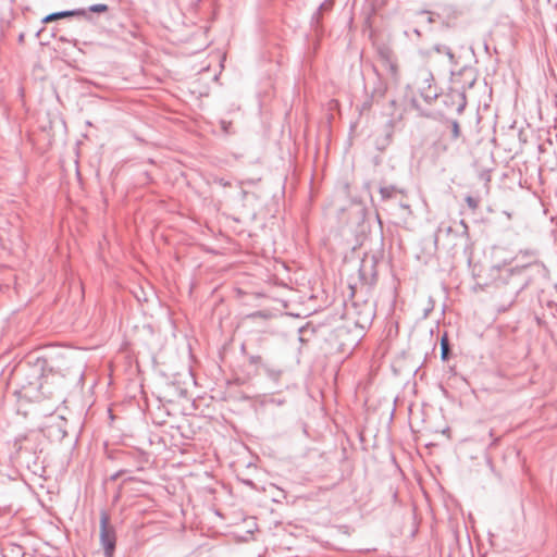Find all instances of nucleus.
Listing matches in <instances>:
<instances>
[{
    "label": "nucleus",
    "instance_id": "1",
    "mask_svg": "<svg viewBox=\"0 0 557 557\" xmlns=\"http://www.w3.org/2000/svg\"><path fill=\"white\" fill-rule=\"evenodd\" d=\"M508 272L513 287L509 301L507 305L498 308L499 312H505L513 305L518 295L530 285L534 276H546L547 270L542 263L535 261L522 265H516L515 268L509 269Z\"/></svg>",
    "mask_w": 557,
    "mask_h": 557
},
{
    "label": "nucleus",
    "instance_id": "2",
    "mask_svg": "<svg viewBox=\"0 0 557 557\" xmlns=\"http://www.w3.org/2000/svg\"><path fill=\"white\" fill-rule=\"evenodd\" d=\"M100 545L104 557H113L116 547L115 527L110 522V517L106 510L100 511Z\"/></svg>",
    "mask_w": 557,
    "mask_h": 557
},
{
    "label": "nucleus",
    "instance_id": "3",
    "mask_svg": "<svg viewBox=\"0 0 557 557\" xmlns=\"http://www.w3.org/2000/svg\"><path fill=\"white\" fill-rule=\"evenodd\" d=\"M459 74L467 75L469 77L460 89H453L448 97L453 102H456V112L461 114L467 106L466 90L473 87L476 78L471 69H463Z\"/></svg>",
    "mask_w": 557,
    "mask_h": 557
},
{
    "label": "nucleus",
    "instance_id": "4",
    "mask_svg": "<svg viewBox=\"0 0 557 557\" xmlns=\"http://www.w3.org/2000/svg\"><path fill=\"white\" fill-rule=\"evenodd\" d=\"M374 318V310L372 305H364V309L358 313V318L355 321L356 326L364 330L367 329Z\"/></svg>",
    "mask_w": 557,
    "mask_h": 557
},
{
    "label": "nucleus",
    "instance_id": "5",
    "mask_svg": "<svg viewBox=\"0 0 557 557\" xmlns=\"http://www.w3.org/2000/svg\"><path fill=\"white\" fill-rule=\"evenodd\" d=\"M79 14H84V12L77 11V9L63 10V11H58V12H53V13L46 15L45 17H42L41 22L44 24H47V23H50V22H53V21H57L60 18H64V17H78Z\"/></svg>",
    "mask_w": 557,
    "mask_h": 557
},
{
    "label": "nucleus",
    "instance_id": "6",
    "mask_svg": "<svg viewBox=\"0 0 557 557\" xmlns=\"http://www.w3.org/2000/svg\"><path fill=\"white\" fill-rule=\"evenodd\" d=\"M394 124L392 120H388L383 128V137L376 139V147L379 150H384L389 145L393 136Z\"/></svg>",
    "mask_w": 557,
    "mask_h": 557
},
{
    "label": "nucleus",
    "instance_id": "7",
    "mask_svg": "<svg viewBox=\"0 0 557 557\" xmlns=\"http://www.w3.org/2000/svg\"><path fill=\"white\" fill-rule=\"evenodd\" d=\"M109 10V7L104 3H96L91 4L88 8H79L77 11L84 12V14H79L78 17H84L85 20L91 21V13H106Z\"/></svg>",
    "mask_w": 557,
    "mask_h": 557
},
{
    "label": "nucleus",
    "instance_id": "8",
    "mask_svg": "<svg viewBox=\"0 0 557 557\" xmlns=\"http://www.w3.org/2000/svg\"><path fill=\"white\" fill-rule=\"evenodd\" d=\"M432 52L444 53L445 55H447V58H448V60H449V62L451 64H455V62H456L455 61V55L451 52L450 48L445 46V45L436 44L431 49L425 50V51H421V53L424 57H431Z\"/></svg>",
    "mask_w": 557,
    "mask_h": 557
},
{
    "label": "nucleus",
    "instance_id": "9",
    "mask_svg": "<svg viewBox=\"0 0 557 557\" xmlns=\"http://www.w3.org/2000/svg\"><path fill=\"white\" fill-rule=\"evenodd\" d=\"M440 122L446 124L450 128L451 139L456 140L460 137L461 132L457 120L448 119L444 114H440Z\"/></svg>",
    "mask_w": 557,
    "mask_h": 557
},
{
    "label": "nucleus",
    "instance_id": "10",
    "mask_svg": "<svg viewBox=\"0 0 557 557\" xmlns=\"http://www.w3.org/2000/svg\"><path fill=\"white\" fill-rule=\"evenodd\" d=\"M332 4H333L332 1L326 0L318 7L317 11L311 16L312 26H314V27L319 26L322 12L330 10L332 8Z\"/></svg>",
    "mask_w": 557,
    "mask_h": 557
},
{
    "label": "nucleus",
    "instance_id": "11",
    "mask_svg": "<svg viewBox=\"0 0 557 557\" xmlns=\"http://www.w3.org/2000/svg\"><path fill=\"white\" fill-rule=\"evenodd\" d=\"M387 90L386 84L381 79L380 76L375 77V82L371 91V98H383Z\"/></svg>",
    "mask_w": 557,
    "mask_h": 557
},
{
    "label": "nucleus",
    "instance_id": "12",
    "mask_svg": "<svg viewBox=\"0 0 557 557\" xmlns=\"http://www.w3.org/2000/svg\"><path fill=\"white\" fill-rule=\"evenodd\" d=\"M451 354L449 342L446 335L441 338V358L443 361L449 359Z\"/></svg>",
    "mask_w": 557,
    "mask_h": 557
},
{
    "label": "nucleus",
    "instance_id": "13",
    "mask_svg": "<svg viewBox=\"0 0 557 557\" xmlns=\"http://www.w3.org/2000/svg\"><path fill=\"white\" fill-rule=\"evenodd\" d=\"M420 95L428 103H432V101H434L438 97L437 92H433L431 89H428L425 87L420 88Z\"/></svg>",
    "mask_w": 557,
    "mask_h": 557
},
{
    "label": "nucleus",
    "instance_id": "14",
    "mask_svg": "<svg viewBox=\"0 0 557 557\" xmlns=\"http://www.w3.org/2000/svg\"><path fill=\"white\" fill-rule=\"evenodd\" d=\"M396 191H397V188L393 185L380 187V195H381L382 199H384V200L393 198V196L395 195Z\"/></svg>",
    "mask_w": 557,
    "mask_h": 557
},
{
    "label": "nucleus",
    "instance_id": "15",
    "mask_svg": "<svg viewBox=\"0 0 557 557\" xmlns=\"http://www.w3.org/2000/svg\"><path fill=\"white\" fill-rule=\"evenodd\" d=\"M433 81H434L433 74L431 72H425L422 87L431 89Z\"/></svg>",
    "mask_w": 557,
    "mask_h": 557
},
{
    "label": "nucleus",
    "instance_id": "16",
    "mask_svg": "<svg viewBox=\"0 0 557 557\" xmlns=\"http://www.w3.org/2000/svg\"><path fill=\"white\" fill-rule=\"evenodd\" d=\"M453 231L451 226L441 224L437 228L436 235H435V243L438 240V236L442 233L449 234Z\"/></svg>",
    "mask_w": 557,
    "mask_h": 557
},
{
    "label": "nucleus",
    "instance_id": "17",
    "mask_svg": "<svg viewBox=\"0 0 557 557\" xmlns=\"http://www.w3.org/2000/svg\"><path fill=\"white\" fill-rule=\"evenodd\" d=\"M466 202L468 205V207L472 210H475L478 208V205H479V201L478 199H475L474 197L472 196H467L466 197Z\"/></svg>",
    "mask_w": 557,
    "mask_h": 557
},
{
    "label": "nucleus",
    "instance_id": "18",
    "mask_svg": "<svg viewBox=\"0 0 557 557\" xmlns=\"http://www.w3.org/2000/svg\"><path fill=\"white\" fill-rule=\"evenodd\" d=\"M417 14H420V15H424V14H426V15H428V17H426V23H428V24H432V23H434V18H433V13H432V12L426 11V10H421V11H419Z\"/></svg>",
    "mask_w": 557,
    "mask_h": 557
},
{
    "label": "nucleus",
    "instance_id": "19",
    "mask_svg": "<svg viewBox=\"0 0 557 557\" xmlns=\"http://www.w3.org/2000/svg\"><path fill=\"white\" fill-rule=\"evenodd\" d=\"M45 366H46V360L37 358V360H36V368L39 371L40 375L42 374Z\"/></svg>",
    "mask_w": 557,
    "mask_h": 557
},
{
    "label": "nucleus",
    "instance_id": "20",
    "mask_svg": "<svg viewBox=\"0 0 557 557\" xmlns=\"http://www.w3.org/2000/svg\"><path fill=\"white\" fill-rule=\"evenodd\" d=\"M232 123L227 121H221V127L225 134H228L231 131Z\"/></svg>",
    "mask_w": 557,
    "mask_h": 557
},
{
    "label": "nucleus",
    "instance_id": "21",
    "mask_svg": "<svg viewBox=\"0 0 557 557\" xmlns=\"http://www.w3.org/2000/svg\"><path fill=\"white\" fill-rule=\"evenodd\" d=\"M388 71H389L392 76L396 77V75H397V66H396V64L389 63L388 64Z\"/></svg>",
    "mask_w": 557,
    "mask_h": 557
},
{
    "label": "nucleus",
    "instance_id": "22",
    "mask_svg": "<svg viewBox=\"0 0 557 557\" xmlns=\"http://www.w3.org/2000/svg\"><path fill=\"white\" fill-rule=\"evenodd\" d=\"M448 96H449V94L445 96L444 103H445L446 106H449V104H454V106H456V102H453V100H451Z\"/></svg>",
    "mask_w": 557,
    "mask_h": 557
},
{
    "label": "nucleus",
    "instance_id": "23",
    "mask_svg": "<svg viewBox=\"0 0 557 557\" xmlns=\"http://www.w3.org/2000/svg\"><path fill=\"white\" fill-rule=\"evenodd\" d=\"M371 107V101L370 100H367L363 104H362V109H370Z\"/></svg>",
    "mask_w": 557,
    "mask_h": 557
},
{
    "label": "nucleus",
    "instance_id": "24",
    "mask_svg": "<svg viewBox=\"0 0 557 557\" xmlns=\"http://www.w3.org/2000/svg\"><path fill=\"white\" fill-rule=\"evenodd\" d=\"M412 33H413L414 35H417L418 37H420V36H421V32H420V29H419V28H413V29H412Z\"/></svg>",
    "mask_w": 557,
    "mask_h": 557
},
{
    "label": "nucleus",
    "instance_id": "25",
    "mask_svg": "<svg viewBox=\"0 0 557 557\" xmlns=\"http://www.w3.org/2000/svg\"><path fill=\"white\" fill-rule=\"evenodd\" d=\"M242 198L245 199L248 196V193L244 189L240 190Z\"/></svg>",
    "mask_w": 557,
    "mask_h": 557
},
{
    "label": "nucleus",
    "instance_id": "26",
    "mask_svg": "<svg viewBox=\"0 0 557 557\" xmlns=\"http://www.w3.org/2000/svg\"><path fill=\"white\" fill-rule=\"evenodd\" d=\"M220 183H223V185L226 187V186H230V182L225 181L223 182V180H220Z\"/></svg>",
    "mask_w": 557,
    "mask_h": 557
},
{
    "label": "nucleus",
    "instance_id": "27",
    "mask_svg": "<svg viewBox=\"0 0 557 557\" xmlns=\"http://www.w3.org/2000/svg\"><path fill=\"white\" fill-rule=\"evenodd\" d=\"M220 183H223V185L226 187V186H230V182L225 181L223 182V180H220Z\"/></svg>",
    "mask_w": 557,
    "mask_h": 557
},
{
    "label": "nucleus",
    "instance_id": "28",
    "mask_svg": "<svg viewBox=\"0 0 557 557\" xmlns=\"http://www.w3.org/2000/svg\"><path fill=\"white\" fill-rule=\"evenodd\" d=\"M498 441H499V437H495V438L493 440V442L491 443V445H495Z\"/></svg>",
    "mask_w": 557,
    "mask_h": 557
},
{
    "label": "nucleus",
    "instance_id": "29",
    "mask_svg": "<svg viewBox=\"0 0 557 557\" xmlns=\"http://www.w3.org/2000/svg\"><path fill=\"white\" fill-rule=\"evenodd\" d=\"M23 40H24V35H23V34H21V35L18 36V41H23Z\"/></svg>",
    "mask_w": 557,
    "mask_h": 557
},
{
    "label": "nucleus",
    "instance_id": "30",
    "mask_svg": "<svg viewBox=\"0 0 557 557\" xmlns=\"http://www.w3.org/2000/svg\"><path fill=\"white\" fill-rule=\"evenodd\" d=\"M374 280H375V274H372V278H371V282L369 283V285H372Z\"/></svg>",
    "mask_w": 557,
    "mask_h": 557
},
{
    "label": "nucleus",
    "instance_id": "31",
    "mask_svg": "<svg viewBox=\"0 0 557 557\" xmlns=\"http://www.w3.org/2000/svg\"><path fill=\"white\" fill-rule=\"evenodd\" d=\"M360 277H361V280H364V274L361 270H360Z\"/></svg>",
    "mask_w": 557,
    "mask_h": 557
},
{
    "label": "nucleus",
    "instance_id": "32",
    "mask_svg": "<svg viewBox=\"0 0 557 557\" xmlns=\"http://www.w3.org/2000/svg\"><path fill=\"white\" fill-rule=\"evenodd\" d=\"M488 435H490L491 437H493V436H494L493 430H491V431H490Z\"/></svg>",
    "mask_w": 557,
    "mask_h": 557
},
{
    "label": "nucleus",
    "instance_id": "33",
    "mask_svg": "<svg viewBox=\"0 0 557 557\" xmlns=\"http://www.w3.org/2000/svg\"><path fill=\"white\" fill-rule=\"evenodd\" d=\"M460 224H462L465 226V230L467 231V226H466V224L463 223L462 220L460 221Z\"/></svg>",
    "mask_w": 557,
    "mask_h": 557
},
{
    "label": "nucleus",
    "instance_id": "34",
    "mask_svg": "<svg viewBox=\"0 0 557 557\" xmlns=\"http://www.w3.org/2000/svg\"><path fill=\"white\" fill-rule=\"evenodd\" d=\"M246 484L251 485V484H252V482H251L250 480H248V481H246Z\"/></svg>",
    "mask_w": 557,
    "mask_h": 557
}]
</instances>
